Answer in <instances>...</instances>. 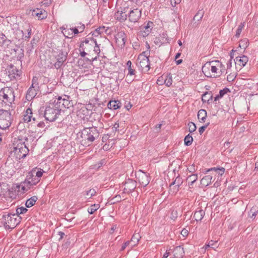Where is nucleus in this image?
<instances>
[{"mask_svg":"<svg viewBox=\"0 0 258 258\" xmlns=\"http://www.w3.org/2000/svg\"><path fill=\"white\" fill-rule=\"evenodd\" d=\"M71 31L72 33L73 32L74 33V34H78L79 33H80L79 29L76 28V27L71 28Z\"/></svg>","mask_w":258,"mask_h":258,"instance_id":"nucleus-63","label":"nucleus"},{"mask_svg":"<svg viewBox=\"0 0 258 258\" xmlns=\"http://www.w3.org/2000/svg\"><path fill=\"white\" fill-rule=\"evenodd\" d=\"M149 54V51H144L139 55L137 60L138 67L144 73L147 72L150 69Z\"/></svg>","mask_w":258,"mask_h":258,"instance_id":"nucleus-5","label":"nucleus"},{"mask_svg":"<svg viewBox=\"0 0 258 258\" xmlns=\"http://www.w3.org/2000/svg\"><path fill=\"white\" fill-rule=\"evenodd\" d=\"M136 186L137 183L135 180L131 179H128L124 184V192H130L134 191Z\"/></svg>","mask_w":258,"mask_h":258,"instance_id":"nucleus-14","label":"nucleus"},{"mask_svg":"<svg viewBox=\"0 0 258 258\" xmlns=\"http://www.w3.org/2000/svg\"><path fill=\"white\" fill-rule=\"evenodd\" d=\"M182 183V180L180 176H177L175 180L172 182L170 184V186L174 185L173 187V192H176L178 190L179 187Z\"/></svg>","mask_w":258,"mask_h":258,"instance_id":"nucleus-24","label":"nucleus"},{"mask_svg":"<svg viewBox=\"0 0 258 258\" xmlns=\"http://www.w3.org/2000/svg\"><path fill=\"white\" fill-rule=\"evenodd\" d=\"M207 116V112L204 109H200L198 113V118L200 121L205 122Z\"/></svg>","mask_w":258,"mask_h":258,"instance_id":"nucleus-31","label":"nucleus"},{"mask_svg":"<svg viewBox=\"0 0 258 258\" xmlns=\"http://www.w3.org/2000/svg\"><path fill=\"white\" fill-rule=\"evenodd\" d=\"M24 140L27 141L28 139L26 138L24 139ZM29 151L28 147L25 144V141H23L22 140H19V143L14 147V150L17 158L19 159L26 157Z\"/></svg>","mask_w":258,"mask_h":258,"instance_id":"nucleus-6","label":"nucleus"},{"mask_svg":"<svg viewBox=\"0 0 258 258\" xmlns=\"http://www.w3.org/2000/svg\"><path fill=\"white\" fill-rule=\"evenodd\" d=\"M99 207L100 206L99 204L92 205L88 209V212L90 214H92L97 210Z\"/></svg>","mask_w":258,"mask_h":258,"instance_id":"nucleus-41","label":"nucleus"},{"mask_svg":"<svg viewBox=\"0 0 258 258\" xmlns=\"http://www.w3.org/2000/svg\"><path fill=\"white\" fill-rule=\"evenodd\" d=\"M234 60L235 61L236 64H238L241 67H244L247 62L248 58L246 56L242 55L241 56L236 57Z\"/></svg>","mask_w":258,"mask_h":258,"instance_id":"nucleus-20","label":"nucleus"},{"mask_svg":"<svg viewBox=\"0 0 258 258\" xmlns=\"http://www.w3.org/2000/svg\"><path fill=\"white\" fill-rule=\"evenodd\" d=\"M128 7L120 8L114 14V18L120 22H124L127 18Z\"/></svg>","mask_w":258,"mask_h":258,"instance_id":"nucleus-12","label":"nucleus"},{"mask_svg":"<svg viewBox=\"0 0 258 258\" xmlns=\"http://www.w3.org/2000/svg\"><path fill=\"white\" fill-rule=\"evenodd\" d=\"M38 78L36 77H33L32 79V83L30 87L39 90Z\"/></svg>","mask_w":258,"mask_h":258,"instance_id":"nucleus-45","label":"nucleus"},{"mask_svg":"<svg viewBox=\"0 0 258 258\" xmlns=\"http://www.w3.org/2000/svg\"><path fill=\"white\" fill-rule=\"evenodd\" d=\"M43 117V116L39 114V116L38 117H34L33 118V120L37 122V126L39 127L43 128L45 125L44 122L41 121V119Z\"/></svg>","mask_w":258,"mask_h":258,"instance_id":"nucleus-33","label":"nucleus"},{"mask_svg":"<svg viewBox=\"0 0 258 258\" xmlns=\"http://www.w3.org/2000/svg\"><path fill=\"white\" fill-rule=\"evenodd\" d=\"M173 253L175 258H182L184 253L183 248L180 245L176 246L173 250Z\"/></svg>","mask_w":258,"mask_h":258,"instance_id":"nucleus-22","label":"nucleus"},{"mask_svg":"<svg viewBox=\"0 0 258 258\" xmlns=\"http://www.w3.org/2000/svg\"><path fill=\"white\" fill-rule=\"evenodd\" d=\"M21 218L14 214L3 215L1 220L2 223L6 229L14 228L20 222Z\"/></svg>","mask_w":258,"mask_h":258,"instance_id":"nucleus-4","label":"nucleus"},{"mask_svg":"<svg viewBox=\"0 0 258 258\" xmlns=\"http://www.w3.org/2000/svg\"><path fill=\"white\" fill-rule=\"evenodd\" d=\"M188 131L191 133L196 130L197 127L196 124L192 122H189L188 123Z\"/></svg>","mask_w":258,"mask_h":258,"instance_id":"nucleus-49","label":"nucleus"},{"mask_svg":"<svg viewBox=\"0 0 258 258\" xmlns=\"http://www.w3.org/2000/svg\"><path fill=\"white\" fill-rule=\"evenodd\" d=\"M32 15L37 17L39 20H42L46 18L47 13L42 9H36L33 10Z\"/></svg>","mask_w":258,"mask_h":258,"instance_id":"nucleus-17","label":"nucleus"},{"mask_svg":"<svg viewBox=\"0 0 258 258\" xmlns=\"http://www.w3.org/2000/svg\"><path fill=\"white\" fill-rule=\"evenodd\" d=\"M197 174H192L189 175L186 179L189 186L190 187L191 186H192V184L197 180Z\"/></svg>","mask_w":258,"mask_h":258,"instance_id":"nucleus-32","label":"nucleus"},{"mask_svg":"<svg viewBox=\"0 0 258 258\" xmlns=\"http://www.w3.org/2000/svg\"><path fill=\"white\" fill-rule=\"evenodd\" d=\"M244 25H245L244 22H242L240 23V24L238 26V27L236 30V34L234 36V37L237 38L240 36L241 32L242 31V30L243 28V27H244Z\"/></svg>","mask_w":258,"mask_h":258,"instance_id":"nucleus-40","label":"nucleus"},{"mask_svg":"<svg viewBox=\"0 0 258 258\" xmlns=\"http://www.w3.org/2000/svg\"><path fill=\"white\" fill-rule=\"evenodd\" d=\"M212 95L211 93H209L208 92L204 93L202 98V100L203 102H207L208 103H210L211 100H212Z\"/></svg>","mask_w":258,"mask_h":258,"instance_id":"nucleus-35","label":"nucleus"},{"mask_svg":"<svg viewBox=\"0 0 258 258\" xmlns=\"http://www.w3.org/2000/svg\"><path fill=\"white\" fill-rule=\"evenodd\" d=\"M96 193V191L94 188H90L84 191L82 194L86 199H90L92 197L95 196Z\"/></svg>","mask_w":258,"mask_h":258,"instance_id":"nucleus-28","label":"nucleus"},{"mask_svg":"<svg viewBox=\"0 0 258 258\" xmlns=\"http://www.w3.org/2000/svg\"><path fill=\"white\" fill-rule=\"evenodd\" d=\"M178 216L177 211H172L171 212V218L173 220H175Z\"/></svg>","mask_w":258,"mask_h":258,"instance_id":"nucleus-57","label":"nucleus"},{"mask_svg":"<svg viewBox=\"0 0 258 258\" xmlns=\"http://www.w3.org/2000/svg\"><path fill=\"white\" fill-rule=\"evenodd\" d=\"M128 74L126 76V78L128 77V76H133V75H134L135 74V70L132 68V67L130 68H128Z\"/></svg>","mask_w":258,"mask_h":258,"instance_id":"nucleus-54","label":"nucleus"},{"mask_svg":"<svg viewBox=\"0 0 258 258\" xmlns=\"http://www.w3.org/2000/svg\"><path fill=\"white\" fill-rule=\"evenodd\" d=\"M235 78V75L234 74L230 73L227 77V80L228 82L233 81Z\"/></svg>","mask_w":258,"mask_h":258,"instance_id":"nucleus-53","label":"nucleus"},{"mask_svg":"<svg viewBox=\"0 0 258 258\" xmlns=\"http://www.w3.org/2000/svg\"><path fill=\"white\" fill-rule=\"evenodd\" d=\"M126 38V34L122 31H119L115 36L116 42L121 46L125 45Z\"/></svg>","mask_w":258,"mask_h":258,"instance_id":"nucleus-16","label":"nucleus"},{"mask_svg":"<svg viewBox=\"0 0 258 258\" xmlns=\"http://www.w3.org/2000/svg\"><path fill=\"white\" fill-rule=\"evenodd\" d=\"M181 234L183 235V236L185 237L188 235V232L186 229H183L181 231Z\"/></svg>","mask_w":258,"mask_h":258,"instance_id":"nucleus-64","label":"nucleus"},{"mask_svg":"<svg viewBox=\"0 0 258 258\" xmlns=\"http://www.w3.org/2000/svg\"><path fill=\"white\" fill-rule=\"evenodd\" d=\"M130 243V241H127L125 243H124V244L122 245L121 247L120 250H124V249L126 247V246H127L129 245Z\"/></svg>","mask_w":258,"mask_h":258,"instance_id":"nucleus-61","label":"nucleus"},{"mask_svg":"<svg viewBox=\"0 0 258 258\" xmlns=\"http://www.w3.org/2000/svg\"><path fill=\"white\" fill-rule=\"evenodd\" d=\"M28 209L24 207H21L20 208H18L16 210V214L15 215H17L18 216V218H20L19 215L21 214L25 213L27 212Z\"/></svg>","mask_w":258,"mask_h":258,"instance_id":"nucleus-46","label":"nucleus"},{"mask_svg":"<svg viewBox=\"0 0 258 258\" xmlns=\"http://www.w3.org/2000/svg\"><path fill=\"white\" fill-rule=\"evenodd\" d=\"M152 23H148L147 24V25L145 26L144 27V28H145V30L146 31H144V33H145V35H148L149 33H150V32L151 31V29H150V27H151V24H152Z\"/></svg>","mask_w":258,"mask_h":258,"instance_id":"nucleus-51","label":"nucleus"},{"mask_svg":"<svg viewBox=\"0 0 258 258\" xmlns=\"http://www.w3.org/2000/svg\"><path fill=\"white\" fill-rule=\"evenodd\" d=\"M8 76L10 80L15 79L17 77L20 76V72L13 66H11L8 71Z\"/></svg>","mask_w":258,"mask_h":258,"instance_id":"nucleus-19","label":"nucleus"},{"mask_svg":"<svg viewBox=\"0 0 258 258\" xmlns=\"http://www.w3.org/2000/svg\"><path fill=\"white\" fill-rule=\"evenodd\" d=\"M43 171H42V170H38L36 172L35 175H34L35 176L38 177V179H40V178L43 175Z\"/></svg>","mask_w":258,"mask_h":258,"instance_id":"nucleus-59","label":"nucleus"},{"mask_svg":"<svg viewBox=\"0 0 258 258\" xmlns=\"http://www.w3.org/2000/svg\"><path fill=\"white\" fill-rule=\"evenodd\" d=\"M258 210L256 207H253L249 212V216L250 218L254 219L257 215Z\"/></svg>","mask_w":258,"mask_h":258,"instance_id":"nucleus-42","label":"nucleus"},{"mask_svg":"<svg viewBox=\"0 0 258 258\" xmlns=\"http://www.w3.org/2000/svg\"><path fill=\"white\" fill-rule=\"evenodd\" d=\"M68 55L67 52H63L62 50L59 51V53L56 56V62L54 63V67L56 69L60 68L66 60Z\"/></svg>","mask_w":258,"mask_h":258,"instance_id":"nucleus-13","label":"nucleus"},{"mask_svg":"<svg viewBox=\"0 0 258 258\" xmlns=\"http://www.w3.org/2000/svg\"><path fill=\"white\" fill-rule=\"evenodd\" d=\"M37 200L38 198L37 196H33L26 201L25 206L27 208H30L35 205Z\"/></svg>","mask_w":258,"mask_h":258,"instance_id":"nucleus-30","label":"nucleus"},{"mask_svg":"<svg viewBox=\"0 0 258 258\" xmlns=\"http://www.w3.org/2000/svg\"><path fill=\"white\" fill-rule=\"evenodd\" d=\"M34 171L33 172L29 173L28 175H31V177H30V179H32V182L33 184L36 185L40 181V179H38V177L35 176L34 175Z\"/></svg>","mask_w":258,"mask_h":258,"instance_id":"nucleus-44","label":"nucleus"},{"mask_svg":"<svg viewBox=\"0 0 258 258\" xmlns=\"http://www.w3.org/2000/svg\"><path fill=\"white\" fill-rule=\"evenodd\" d=\"M11 114L7 110H0V128L6 130L11 125L12 122Z\"/></svg>","mask_w":258,"mask_h":258,"instance_id":"nucleus-8","label":"nucleus"},{"mask_svg":"<svg viewBox=\"0 0 258 258\" xmlns=\"http://www.w3.org/2000/svg\"><path fill=\"white\" fill-rule=\"evenodd\" d=\"M103 29V28H102L101 27L96 29L94 31L93 35L97 36V35L100 34L102 32L101 30H102Z\"/></svg>","mask_w":258,"mask_h":258,"instance_id":"nucleus-56","label":"nucleus"},{"mask_svg":"<svg viewBox=\"0 0 258 258\" xmlns=\"http://www.w3.org/2000/svg\"><path fill=\"white\" fill-rule=\"evenodd\" d=\"M230 92V90L227 88H225L219 91V94L215 97L214 100L217 101L224 96L225 94Z\"/></svg>","mask_w":258,"mask_h":258,"instance_id":"nucleus-34","label":"nucleus"},{"mask_svg":"<svg viewBox=\"0 0 258 258\" xmlns=\"http://www.w3.org/2000/svg\"><path fill=\"white\" fill-rule=\"evenodd\" d=\"M39 111V114L42 115L46 120L50 122L55 120L60 113V109L56 108L52 104L47 106L44 110L43 108H41Z\"/></svg>","mask_w":258,"mask_h":258,"instance_id":"nucleus-3","label":"nucleus"},{"mask_svg":"<svg viewBox=\"0 0 258 258\" xmlns=\"http://www.w3.org/2000/svg\"><path fill=\"white\" fill-rule=\"evenodd\" d=\"M248 40L246 38L241 40L239 42V47L245 49L248 45Z\"/></svg>","mask_w":258,"mask_h":258,"instance_id":"nucleus-38","label":"nucleus"},{"mask_svg":"<svg viewBox=\"0 0 258 258\" xmlns=\"http://www.w3.org/2000/svg\"><path fill=\"white\" fill-rule=\"evenodd\" d=\"M121 105V104L118 100H110L107 104L108 108L113 110L119 108Z\"/></svg>","mask_w":258,"mask_h":258,"instance_id":"nucleus-25","label":"nucleus"},{"mask_svg":"<svg viewBox=\"0 0 258 258\" xmlns=\"http://www.w3.org/2000/svg\"><path fill=\"white\" fill-rule=\"evenodd\" d=\"M231 59H229V61L227 63V71L226 74H228L229 73V70L232 67V61Z\"/></svg>","mask_w":258,"mask_h":258,"instance_id":"nucleus-55","label":"nucleus"},{"mask_svg":"<svg viewBox=\"0 0 258 258\" xmlns=\"http://www.w3.org/2000/svg\"><path fill=\"white\" fill-rule=\"evenodd\" d=\"M193 141V138L191 135L188 134L184 138V144L186 146H189Z\"/></svg>","mask_w":258,"mask_h":258,"instance_id":"nucleus-43","label":"nucleus"},{"mask_svg":"<svg viewBox=\"0 0 258 258\" xmlns=\"http://www.w3.org/2000/svg\"><path fill=\"white\" fill-rule=\"evenodd\" d=\"M62 102V105H64V108H69L74 105L73 101L71 100V97L68 95H63L62 96L61 100Z\"/></svg>","mask_w":258,"mask_h":258,"instance_id":"nucleus-18","label":"nucleus"},{"mask_svg":"<svg viewBox=\"0 0 258 258\" xmlns=\"http://www.w3.org/2000/svg\"><path fill=\"white\" fill-rule=\"evenodd\" d=\"M93 44L97 45V42L92 38H86L85 40L81 42L80 45V48L82 50H87L90 47V45L93 46Z\"/></svg>","mask_w":258,"mask_h":258,"instance_id":"nucleus-15","label":"nucleus"},{"mask_svg":"<svg viewBox=\"0 0 258 258\" xmlns=\"http://www.w3.org/2000/svg\"><path fill=\"white\" fill-rule=\"evenodd\" d=\"M85 27V25L84 24H80L79 26H78L77 27H76V28H78L79 29V31L80 33H81L84 31Z\"/></svg>","mask_w":258,"mask_h":258,"instance_id":"nucleus-60","label":"nucleus"},{"mask_svg":"<svg viewBox=\"0 0 258 258\" xmlns=\"http://www.w3.org/2000/svg\"><path fill=\"white\" fill-rule=\"evenodd\" d=\"M205 212L204 210L200 209L196 211L194 215V218L197 221H201L204 217Z\"/></svg>","mask_w":258,"mask_h":258,"instance_id":"nucleus-27","label":"nucleus"},{"mask_svg":"<svg viewBox=\"0 0 258 258\" xmlns=\"http://www.w3.org/2000/svg\"><path fill=\"white\" fill-rule=\"evenodd\" d=\"M99 132L95 127L85 128L81 132L82 144L89 145L99 137Z\"/></svg>","mask_w":258,"mask_h":258,"instance_id":"nucleus-2","label":"nucleus"},{"mask_svg":"<svg viewBox=\"0 0 258 258\" xmlns=\"http://www.w3.org/2000/svg\"><path fill=\"white\" fill-rule=\"evenodd\" d=\"M204 15V11L203 10H200L195 15L193 20L194 21H200L203 18Z\"/></svg>","mask_w":258,"mask_h":258,"instance_id":"nucleus-37","label":"nucleus"},{"mask_svg":"<svg viewBox=\"0 0 258 258\" xmlns=\"http://www.w3.org/2000/svg\"><path fill=\"white\" fill-rule=\"evenodd\" d=\"M30 177H31V175H27L25 180L17 186L19 191L22 193H25L29 190L32 189L35 186L32 182V179H30Z\"/></svg>","mask_w":258,"mask_h":258,"instance_id":"nucleus-9","label":"nucleus"},{"mask_svg":"<svg viewBox=\"0 0 258 258\" xmlns=\"http://www.w3.org/2000/svg\"><path fill=\"white\" fill-rule=\"evenodd\" d=\"M136 176L140 183L144 186H147L150 182L149 175L142 170L138 171L136 174Z\"/></svg>","mask_w":258,"mask_h":258,"instance_id":"nucleus-11","label":"nucleus"},{"mask_svg":"<svg viewBox=\"0 0 258 258\" xmlns=\"http://www.w3.org/2000/svg\"><path fill=\"white\" fill-rule=\"evenodd\" d=\"M38 90L30 87L26 93V98L28 101H31L37 94V91Z\"/></svg>","mask_w":258,"mask_h":258,"instance_id":"nucleus-21","label":"nucleus"},{"mask_svg":"<svg viewBox=\"0 0 258 258\" xmlns=\"http://www.w3.org/2000/svg\"><path fill=\"white\" fill-rule=\"evenodd\" d=\"M208 124H209V123L207 124H206L204 126H202L199 128V132L200 135H202L203 133V132L205 131L206 127L208 126Z\"/></svg>","mask_w":258,"mask_h":258,"instance_id":"nucleus-58","label":"nucleus"},{"mask_svg":"<svg viewBox=\"0 0 258 258\" xmlns=\"http://www.w3.org/2000/svg\"><path fill=\"white\" fill-rule=\"evenodd\" d=\"M140 236L138 234H134L132 237L131 241L136 243H138L139 241Z\"/></svg>","mask_w":258,"mask_h":258,"instance_id":"nucleus-50","label":"nucleus"},{"mask_svg":"<svg viewBox=\"0 0 258 258\" xmlns=\"http://www.w3.org/2000/svg\"><path fill=\"white\" fill-rule=\"evenodd\" d=\"M62 99V96L58 97L56 100H55L54 101V104L52 105L55 107L56 108L60 109V112H61V111L64 109V105H62V102L61 101Z\"/></svg>","mask_w":258,"mask_h":258,"instance_id":"nucleus-26","label":"nucleus"},{"mask_svg":"<svg viewBox=\"0 0 258 258\" xmlns=\"http://www.w3.org/2000/svg\"><path fill=\"white\" fill-rule=\"evenodd\" d=\"M164 83L165 85L168 86L170 87L172 84V77L170 75H169L166 77V78L165 79L164 81Z\"/></svg>","mask_w":258,"mask_h":258,"instance_id":"nucleus-47","label":"nucleus"},{"mask_svg":"<svg viewBox=\"0 0 258 258\" xmlns=\"http://www.w3.org/2000/svg\"><path fill=\"white\" fill-rule=\"evenodd\" d=\"M14 91L12 88L6 87L0 90V100L6 104H12L15 100Z\"/></svg>","mask_w":258,"mask_h":258,"instance_id":"nucleus-7","label":"nucleus"},{"mask_svg":"<svg viewBox=\"0 0 258 258\" xmlns=\"http://www.w3.org/2000/svg\"><path fill=\"white\" fill-rule=\"evenodd\" d=\"M213 177L211 175H207L204 176L201 180V184L205 186L209 185L212 181Z\"/></svg>","mask_w":258,"mask_h":258,"instance_id":"nucleus-29","label":"nucleus"},{"mask_svg":"<svg viewBox=\"0 0 258 258\" xmlns=\"http://www.w3.org/2000/svg\"><path fill=\"white\" fill-rule=\"evenodd\" d=\"M32 110L31 108H28L24 114L23 120L25 122H29L31 121V119L34 117L32 116Z\"/></svg>","mask_w":258,"mask_h":258,"instance_id":"nucleus-23","label":"nucleus"},{"mask_svg":"<svg viewBox=\"0 0 258 258\" xmlns=\"http://www.w3.org/2000/svg\"><path fill=\"white\" fill-rule=\"evenodd\" d=\"M119 127V123L118 122H116L113 125V126L112 128V130L113 131H118V128Z\"/></svg>","mask_w":258,"mask_h":258,"instance_id":"nucleus-62","label":"nucleus"},{"mask_svg":"<svg viewBox=\"0 0 258 258\" xmlns=\"http://www.w3.org/2000/svg\"><path fill=\"white\" fill-rule=\"evenodd\" d=\"M27 32H28L27 35H25V37H24V39L25 40H27V39L30 38V37H31V31L32 30H31V28L30 26H28V28L27 29Z\"/></svg>","mask_w":258,"mask_h":258,"instance_id":"nucleus-52","label":"nucleus"},{"mask_svg":"<svg viewBox=\"0 0 258 258\" xmlns=\"http://www.w3.org/2000/svg\"><path fill=\"white\" fill-rule=\"evenodd\" d=\"M223 64L219 60L212 61L204 64L202 68V72L207 77L220 76L224 72Z\"/></svg>","mask_w":258,"mask_h":258,"instance_id":"nucleus-1","label":"nucleus"},{"mask_svg":"<svg viewBox=\"0 0 258 258\" xmlns=\"http://www.w3.org/2000/svg\"><path fill=\"white\" fill-rule=\"evenodd\" d=\"M60 29L61 30L62 33L64 35V36L67 38H72L73 36L70 37L69 36L73 34V33L71 31V28L68 29L67 27H64V26H62L60 28Z\"/></svg>","mask_w":258,"mask_h":258,"instance_id":"nucleus-36","label":"nucleus"},{"mask_svg":"<svg viewBox=\"0 0 258 258\" xmlns=\"http://www.w3.org/2000/svg\"><path fill=\"white\" fill-rule=\"evenodd\" d=\"M214 171L216 173L218 174L219 175H222L224 174L225 171V169L223 167L221 168H211L209 169L207 171Z\"/></svg>","mask_w":258,"mask_h":258,"instance_id":"nucleus-39","label":"nucleus"},{"mask_svg":"<svg viewBox=\"0 0 258 258\" xmlns=\"http://www.w3.org/2000/svg\"><path fill=\"white\" fill-rule=\"evenodd\" d=\"M217 247V241H214L213 240H211L209 242L208 244L205 245V248L207 247H211L212 248L215 249Z\"/></svg>","mask_w":258,"mask_h":258,"instance_id":"nucleus-48","label":"nucleus"},{"mask_svg":"<svg viewBox=\"0 0 258 258\" xmlns=\"http://www.w3.org/2000/svg\"><path fill=\"white\" fill-rule=\"evenodd\" d=\"M141 10L136 8L132 9L128 7L127 17L130 22L136 23L138 21L141 16Z\"/></svg>","mask_w":258,"mask_h":258,"instance_id":"nucleus-10","label":"nucleus"}]
</instances>
